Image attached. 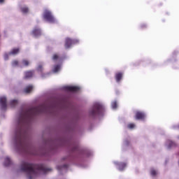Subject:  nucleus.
<instances>
[{"label": "nucleus", "mask_w": 179, "mask_h": 179, "mask_svg": "<svg viewBox=\"0 0 179 179\" xmlns=\"http://www.w3.org/2000/svg\"><path fill=\"white\" fill-rule=\"evenodd\" d=\"M42 113H48V107L41 105L36 108L24 109L20 110L17 116V127L15 130L13 143L17 152L34 155L31 152L33 147L29 141V127L34 115H38Z\"/></svg>", "instance_id": "obj_1"}, {"label": "nucleus", "mask_w": 179, "mask_h": 179, "mask_svg": "<svg viewBox=\"0 0 179 179\" xmlns=\"http://www.w3.org/2000/svg\"><path fill=\"white\" fill-rule=\"evenodd\" d=\"M20 171L25 173L27 179H35L39 174H45V173L51 171V169L46 168L43 164L34 165L23 161L20 166Z\"/></svg>", "instance_id": "obj_2"}, {"label": "nucleus", "mask_w": 179, "mask_h": 179, "mask_svg": "<svg viewBox=\"0 0 179 179\" xmlns=\"http://www.w3.org/2000/svg\"><path fill=\"white\" fill-rule=\"evenodd\" d=\"M104 111H106L104 105L101 102H95L93 107L90 110V115L91 117H99L104 114Z\"/></svg>", "instance_id": "obj_3"}, {"label": "nucleus", "mask_w": 179, "mask_h": 179, "mask_svg": "<svg viewBox=\"0 0 179 179\" xmlns=\"http://www.w3.org/2000/svg\"><path fill=\"white\" fill-rule=\"evenodd\" d=\"M43 19L49 23H57V20L52 15V13L50 10L45 9L43 12Z\"/></svg>", "instance_id": "obj_4"}, {"label": "nucleus", "mask_w": 179, "mask_h": 179, "mask_svg": "<svg viewBox=\"0 0 179 179\" xmlns=\"http://www.w3.org/2000/svg\"><path fill=\"white\" fill-rule=\"evenodd\" d=\"M78 43H79V40L78 39H71L69 38H66L65 42V48H71L72 45L78 44Z\"/></svg>", "instance_id": "obj_5"}, {"label": "nucleus", "mask_w": 179, "mask_h": 179, "mask_svg": "<svg viewBox=\"0 0 179 179\" xmlns=\"http://www.w3.org/2000/svg\"><path fill=\"white\" fill-rule=\"evenodd\" d=\"M8 107V103H6V96H0V108L1 110H5Z\"/></svg>", "instance_id": "obj_6"}, {"label": "nucleus", "mask_w": 179, "mask_h": 179, "mask_svg": "<svg viewBox=\"0 0 179 179\" xmlns=\"http://www.w3.org/2000/svg\"><path fill=\"white\" fill-rule=\"evenodd\" d=\"M64 90L66 92H79L80 90V87L78 86H64L63 87Z\"/></svg>", "instance_id": "obj_7"}, {"label": "nucleus", "mask_w": 179, "mask_h": 179, "mask_svg": "<svg viewBox=\"0 0 179 179\" xmlns=\"http://www.w3.org/2000/svg\"><path fill=\"white\" fill-rule=\"evenodd\" d=\"M18 53H19V48H14L9 53H5L3 55V58L5 61H8L9 58V55H16V54H18Z\"/></svg>", "instance_id": "obj_8"}, {"label": "nucleus", "mask_w": 179, "mask_h": 179, "mask_svg": "<svg viewBox=\"0 0 179 179\" xmlns=\"http://www.w3.org/2000/svg\"><path fill=\"white\" fill-rule=\"evenodd\" d=\"M114 164H115L119 171H124V170H125V167H127V164L125 163H118L117 162H114Z\"/></svg>", "instance_id": "obj_9"}, {"label": "nucleus", "mask_w": 179, "mask_h": 179, "mask_svg": "<svg viewBox=\"0 0 179 179\" xmlns=\"http://www.w3.org/2000/svg\"><path fill=\"white\" fill-rule=\"evenodd\" d=\"M32 35L34 37H38V36H41V29L38 27H35L32 31Z\"/></svg>", "instance_id": "obj_10"}, {"label": "nucleus", "mask_w": 179, "mask_h": 179, "mask_svg": "<svg viewBox=\"0 0 179 179\" xmlns=\"http://www.w3.org/2000/svg\"><path fill=\"white\" fill-rule=\"evenodd\" d=\"M146 115L142 112H136V120H144Z\"/></svg>", "instance_id": "obj_11"}, {"label": "nucleus", "mask_w": 179, "mask_h": 179, "mask_svg": "<svg viewBox=\"0 0 179 179\" xmlns=\"http://www.w3.org/2000/svg\"><path fill=\"white\" fill-rule=\"evenodd\" d=\"M166 147L168 149H171V148L176 147V143L170 140L166 141Z\"/></svg>", "instance_id": "obj_12"}, {"label": "nucleus", "mask_w": 179, "mask_h": 179, "mask_svg": "<svg viewBox=\"0 0 179 179\" xmlns=\"http://www.w3.org/2000/svg\"><path fill=\"white\" fill-rule=\"evenodd\" d=\"M57 169L58 171H66L68 170V164L57 166Z\"/></svg>", "instance_id": "obj_13"}, {"label": "nucleus", "mask_w": 179, "mask_h": 179, "mask_svg": "<svg viewBox=\"0 0 179 179\" xmlns=\"http://www.w3.org/2000/svg\"><path fill=\"white\" fill-rule=\"evenodd\" d=\"M62 66L61 64L55 65L52 69V73H57V72H59L61 71Z\"/></svg>", "instance_id": "obj_14"}, {"label": "nucleus", "mask_w": 179, "mask_h": 179, "mask_svg": "<svg viewBox=\"0 0 179 179\" xmlns=\"http://www.w3.org/2000/svg\"><path fill=\"white\" fill-rule=\"evenodd\" d=\"M11 163H12V161H10V158H9V157H7L5 158L3 164L6 167H8V166H10Z\"/></svg>", "instance_id": "obj_15"}, {"label": "nucleus", "mask_w": 179, "mask_h": 179, "mask_svg": "<svg viewBox=\"0 0 179 179\" xmlns=\"http://www.w3.org/2000/svg\"><path fill=\"white\" fill-rule=\"evenodd\" d=\"M34 75L33 71H27L24 73L25 79H30Z\"/></svg>", "instance_id": "obj_16"}, {"label": "nucleus", "mask_w": 179, "mask_h": 179, "mask_svg": "<svg viewBox=\"0 0 179 179\" xmlns=\"http://www.w3.org/2000/svg\"><path fill=\"white\" fill-rule=\"evenodd\" d=\"M33 90V85H29L24 89V93H30Z\"/></svg>", "instance_id": "obj_17"}, {"label": "nucleus", "mask_w": 179, "mask_h": 179, "mask_svg": "<svg viewBox=\"0 0 179 179\" xmlns=\"http://www.w3.org/2000/svg\"><path fill=\"white\" fill-rule=\"evenodd\" d=\"M115 79H116V82H120V80H121V79H122V73H117L115 74Z\"/></svg>", "instance_id": "obj_18"}, {"label": "nucleus", "mask_w": 179, "mask_h": 179, "mask_svg": "<svg viewBox=\"0 0 179 179\" xmlns=\"http://www.w3.org/2000/svg\"><path fill=\"white\" fill-rule=\"evenodd\" d=\"M18 103H19V101H17V99H14L10 101V107H15V106H17Z\"/></svg>", "instance_id": "obj_19"}, {"label": "nucleus", "mask_w": 179, "mask_h": 179, "mask_svg": "<svg viewBox=\"0 0 179 179\" xmlns=\"http://www.w3.org/2000/svg\"><path fill=\"white\" fill-rule=\"evenodd\" d=\"M52 60L55 61V62L57 61L61 62L62 59H61V57H58V55L55 54L52 57Z\"/></svg>", "instance_id": "obj_20"}, {"label": "nucleus", "mask_w": 179, "mask_h": 179, "mask_svg": "<svg viewBox=\"0 0 179 179\" xmlns=\"http://www.w3.org/2000/svg\"><path fill=\"white\" fill-rule=\"evenodd\" d=\"M21 12L22 13H27V12H29V8H27V6H24L21 8Z\"/></svg>", "instance_id": "obj_21"}, {"label": "nucleus", "mask_w": 179, "mask_h": 179, "mask_svg": "<svg viewBox=\"0 0 179 179\" xmlns=\"http://www.w3.org/2000/svg\"><path fill=\"white\" fill-rule=\"evenodd\" d=\"M150 174L152 177H155V176H157V171H156L155 169H152L150 170Z\"/></svg>", "instance_id": "obj_22"}, {"label": "nucleus", "mask_w": 179, "mask_h": 179, "mask_svg": "<svg viewBox=\"0 0 179 179\" xmlns=\"http://www.w3.org/2000/svg\"><path fill=\"white\" fill-rule=\"evenodd\" d=\"M28 65H29V61L26 59L22 60L21 66H28Z\"/></svg>", "instance_id": "obj_23"}, {"label": "nucleus", "mask_w": 179, "mask_h": 179, "mask_svg": "<svg viewBox=\"0 0 179 179\" xmlns=\"http://www.w3.org/2000/svg\"><path fill=\"white\" fill-rule=\"evenodd\" d=\"M111 108L113 110H115L117 108V101H114L113 102L111 103Z\"/></svg>", "instance_id": "obj_24"}, {"label": "nucleus", "mask_w": 179, "mask_h": 179, "mask_svg": "<svg viewBox=\"0 0 179 179\" xmlns=\"http://www.w3.org/2000/svg\"><path fill=\"white\" fill-rule=\"evenodd\" d=\"M127 127L129 128V129H134V128H135V124L130 123L127 125Z\"/></svg>", "instance_id": "obj_25"}, {"label": "nucleus", "mask_w": 179, "mask_h": 179, "mask_svg": "<svg viewBox=\"0 0 179 179\" xmlns=\"http://www.w3.org/2000/svg\"><path fill=\"white\" fill-rule=\"evenodd\" d=\"M37 71H38V72H42L43 71V66L39 65L37 68Z\"/></svg>", "instance_id": "obj_26"}, {"label": "nucleus", "mask_w": 179, "mask_h": 179, "mask_svg": "<svg viewBox=\"0 0 179 179\" xmlns=\"http://www.w3.org/2000/svg\"><path fill=\"white\" fill-rule=\"evenodd\" d=\"M18 62L17 61L15 60L12 62L13 66H17Z\"/></svg>", "instance_id": "obj_27"}, {"label": "nucleus", "mask_w": 179, "mask_h": 179, "mask_svg": "<svg viewBox=\"0 0 179 179\" xmlns=\"http://www.w3.org/2000/svg\"><path fill=\"white\" fill-rule=\"evenodd\" d=\"M5 2V0H0V5H2Z\"/></svg>", "instance_id": "obj_28"}, {"label": "nucleus", "mask_w": 179, "mask_h": 179, "mask_svg": "<svg viewBox=\"0 0 179 179\" xmlns=\"http://www.w3.org/2000/svg\"><path fill=\"white\" fill-rule=\"evenodd\" d=\"M124 145H128V141H124Z\"/></svg>", "instance_id": "obj_29"}, {"label": "nucleus", "mask_w": 179, "mask_h": 179, "mask_svg": "<svg viewBox=\"0 0 179 179\" xmlns=\"http://www.w3.org/2000/svg\"><path fill=\"white\" fill-rule=\"evenodd\" d=\"M146 27V25L145 24H144V27Z\"/></svg>", "instance_id": "obj_30"}, {"label": "nucleus", "mask_w": 179, "mask_h": 179, "mask_svg": "<svg viewBox=\"0 0 179 179\" xmlns=\"http://www.w3.org/2000/svg\"><path fill=\"white\" fill-rule=\"evenodd\" d=\"M141 27H143V25H142Z\"/></svg>", "instance_id": "obj_31"}, {"label": "nucleus", "mask_w": 179, "mask_h": 179, "mask_svg": "<svg viewBox=\"0 0 179 179\" xmlns=\"http://www.w3.org/2000/svg\"><path fill=\"white\" fill-rule=\"evenodd\" d=\"M178 139H179V136H178Z\"/></svg>", "instance_id": "obj_32"}]
</instances>
